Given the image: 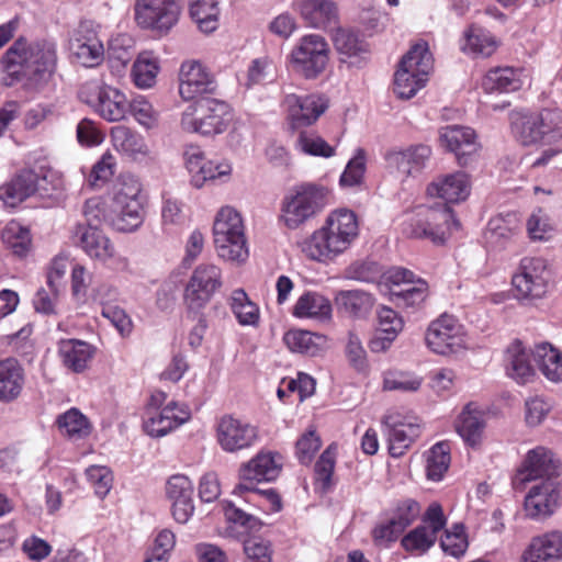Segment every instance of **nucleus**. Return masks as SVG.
<instances>
[{"mask_svg": "<svg viewBox=\"0 0 562 562\" xmlns=\"http://www.w3.org/2000/svg\"><path fill=\"white\" fill-rule=\"evenodd\" d=\"M359 233L357 216L349 210L331 212L324 225L300 244L301 251L311 260L327 263L345 252Z\"/></svg>", "mask_w": 562, "mask_h": 562, "instance_id": "nucleus-1", "label": "nucleus"}, {"mask_svg": "<svg viewBox=\"0 0 562 562\" xmlns=\"http://www.w3.org/2000/svg\"><path fill=\"white\" fill-rule=\"evenodd\" d=\"M1 64L9 75L21 74L30 88L40 90L56 71V46L47 41L27 43L19 38L5 52Z\"/></svg>", "mask_w": 562, "mask_h": 562, "instance_id": "nucleus-2", "label": "nucleus"}, {"mask_svg": "<svg viewBox=\"0 0 562 562\" xmlns=\"http://www.w3.org/2000/svg\"><path fill=\"white\" fill-rule=\"evenodd\" d=\"M459 228L452 210L447 204L432 206L418 205L408 215L403 232L413 238L429 239L435 245H443L453 229Z\"/></svg>", "mask_w": 562, "mask_h": 562, "instance_id": "nucleus-3", "label": "nucleus"}, {"mask_svg": "<svg viewBox=\"0 0 562 562\" xmlns=\"http://www.w3.org/2000/svg\"><path fill=\"white\" fill-rule=\"evenodd\" d=\"M214 246L217 256L225 261L241 263L249 256L245 225L240 213L229 206H223L216 213L213 223Z\"/></svg>", "mask_w": 562, "mask_h": 562, "instance_id": "nucleus-4", "label": "nucleus"}, {"mask_svg": "<svg viewBox=\"0 0 562 562\" xmlns=\"http://www.w3.org/2000/svg\"><path fill=\"white\" fill-rule=\"evenodd\" d=\"M326 191L314 183H302L290 189L281 201L279 221L289 229H297L322 212Z\"/></svg>", "mask_w": 562, "mask_h": 562, "instance_id": "nucleus-5", "label": "nucleus"}, {"mask_svg": "<svg viewBox=\"0 0 562 562\" xmlns=\"http://www.w3.org/2000/svg\"><path fill=\"white\" fill-rule=\"evenodd\" d=\"M231 121L232 113L227 103L202 98L184 109L180 124L186 132L212 136L225 132Z\"/></svg>", "mask_w": 562, "mask_h": 562, "instance_id": "nucleus-6", "label": "nucleus"}, {"mask_svg": "<svg viewBox=\"0 0 562 562\" xmlns=\"http://www.w3.org/2000/svg\"><path fill=\"white\" fill-rule=\"evenodd\" d=\"M329 58L328 42L316 33L301 36L288 56L292 70L308 80L318 78L326 70Z\"/></svg>", "mask_w": 562, "mask_h": 562, "instance_id": "nucleus-7", "label": "nucleus"}, {"mask_svg": "<svg viewBox=\"0 0 562 562\" xmlns=\"http://www.w3.org/2000/svg\"><path fill=\"white\" fill-rule=\"evenodd\" d=\"M139 179L132 173L120 177L119 189L114 195L116 216L113 226L120 232H134L145 215V196Z\"/></svg>", "mask_w": 562, "mask_h": 562, "instance_id": "nucleus-8", "label": "nucleus"}, {"mask_svg": "<svg viewBox=\"0 0 562 562\" xmlns=\"http://www.w3.org/2000/svg\"><path fill=\"white\" fill-rule=\"evenodd\" d=\"M432 69V57L426 43L415 44L401 59L394 78V92L411 99L422 89Z\"/></svg>", "mask_w": 562, "mask_h": 562, "instance_id": "nucleus-9", "label": "nucleus"}, {"mask_svg": "<svg viewBox=\"0 0 562 562\" xmlns=\"http://www.w3.org/2000/svg\"><path fill=\"white\" fill-rule=\"evenodd\" d=\"M514 132L522 145L537 143L553 144L562 140V111L544 109L539 114L514 123Z\"/></svg>", "mask_w": 562, "mask_h": 562, "instance_id": "nucleus-10", "label": "nucleus"}, {"mask_svg": "<svg viewBox=\"0 0 562 562\" xmlns=\"http://www.w3.org/2000/svg\"><path fill=\"white\" fill-rule=\"evenodd\" d=\"M80 97L109 122L123 120L128 109L125 94L108 85L88 82L81 88Z\"/></svg>", "mask_w": 562, "mask_h": 562, "instance_id": "nucleus-11", "label": "nucleus"}, {"mask_svg": "<svg viewBox=\"0 0 562 562\" xmlns=\"http://www.w3.org/2000/svg\"><path fill=\"white\" fill-rule=\"evenodd\" d=\"M71 238L89 257L111 262L116 269L124 270L128 267L127 258L115 252L113 244L99 227L76 224L71 231Z\"/></svg>", "mask_w": 562, "mask_h": 562, "instance_id": "nucleus-12", "label": "nucleus"}, {"mask_svg": "<svg viewBox=\"0 0 562 562\" xmlns=\"http://www.w3.org/2000/svg\"><path fill=\"white\" fill-rule=\"evenodd\" d=\"M223 285L222 269L214 263H201L192 272L184 290L190 311L203 308Z\"/></svg>", "mask_w": 562, "mask_h": 562, "instance_id": "nucleus-13", "label": "nucleus"}, {"mask_svg": "<svg viewBox=\"0 0 562 562\" xmlns=\"http://www.w3.org/2000/svg\"><path fill=\"white\" fill-rule=\"evenodd\" d=\"M550 272L542 258H524L513 277V286L519 300H538L546 295Z\"/></svg>", "mask_w": 562, "mask_h": 562, "instance_id": "nucleus-14", "label": "nucleus"}, {"mask_svg": "<svg viewBox=\"0 0 562 562\" xmlns=\"http://www.w3.org/2000/svg\"><path fill=\"white\" fill-rule=\"evenodd\" d=\"M426 344L436 353L449 355L465 346L463 326L452 315L443 314L430 323Z\"/></svg>", "mask_w": 562, "mask_h": 562, "instance_id": "nucleus-15", "label": "nucleus"}, {"mask_svg": "<svg viewBox=\"0 0 562 562\" xmlns=\"http://www.w3.org/2000/svg\"><path fill=\"white\" fill-rule=\"evenodd\" d=\"M446 526V517L438 503L427 508L423 525L416 527L402 538L403 548L414 554L427 552L436 542L437 535Z\"/></svg>", "mask_w": 562, "mask_h": 562, "instance_id": "nucleus-16", "label": "nucleus"}, {"mask_svg": "<svg viewBox=\"0 0 562 562\" xmlns=\"http://www.w3.org/2000/svg\"><path fill=\"white\" fill-rule=\"evenodd\" d=\"M180 5L175 0H137L135 19L139 26L168 32L179 20Z\"/></svg>", "mask_w": 562, "mask_h": 562, "instance_id": "nucleus-17", "label": "nucleus"}, {"mask_svg": "<svg viewBox=\"0 0 562 562\" xmlns=\"http://www.w3.org/2000/svg\"><path fill=\"white\" fill-rule=\"evenodd\" d=\"M259 439L256 426L235 418L223 416L216 426V440L226 452H237L252 447Z\"/></svg>", "mask_w": 562, "mask_h": 562, "instance_id": "nucleus-18", "label": "nucleus"}, {"mask_svg": "<svg viewBox=\"0 0 562 562\" xmlns=\"http://www.w3.org/2000/svg\"><path fill=\"white\" fill-rule=\"evenodd\" d=\"M382 427L387 437L389 451L395 458L403 456L422 432L418 418L402 417L397 413L386 414L382 419Z\"/></svg>", "mask_w": 562, "mask_h": 562, "instance_id": "nucleus-19", "label": "nucleus"}, {"mask_svg": "<svg viewBox=\"0 0 562 562\" xmlns=\"http://www.w3.org/2000/svg\"><path fill=\"white\" fill-rule=\"evenodd\" d=\"M280 471L281 465L276 461L272 453H258L240 468V482L235 487L234 492L238 495H243L245 493H254V495H256V483L261 481H272L278 477Z\"/></svg>", "mask_w": 562, "mask_h": 562, "instance_id": "nucleus-20", "label": "nucleus"}, {"mask_svg": "<svg viewBox=\"0 0 562 562\" xmlns=\"http://www.w3.org/2000/svg\"><path fill=\"white\" fill-rule=\"evenodd\" d=\"M387 281L396 285L392 295L400 306H419L428 295V285L422 279L414 280V273L404 268H394L387 272Z\"/></svg>", "mask_w": 562, "mask_h": 562, "instance_id": "nucleus-21", "label": "nucleus"}, {"mask_svg": "<svg viewBox=\"0 0 562 562\" xmlns=\"http://www.w3.org/2000/svg\"><path fill=\"white\" fill-rule=\"evenodd\" d=\"M189 418L190 411L187 406L170 402L160 409L147 408L143 427L150 437H162Z\"/></svg>", "mask_w": 562, "mask_h": 562, "instance_id": "nucleus-22", "label": "nucleus"}, {"mask_svg": "<svg viewBox=\"0 0 562 562\" xmlns=\"http://www.w3.org/2000/svg\"><path fill=\"white\" fill-rule=\"evenodd\" d=\"M560 505V488L557 479H546L532 486L525 498V510L532 519L551 516Z\"/></svg>", "mask_w": 562, "mask_h": 562, "instance_id": "nucleus-23", "label": "nucleus"}, {"mask_svg": "<svg viewBox=\"0 0 562 562\" xmlns=\"http://www.w3.org/2000/svg\"><path fill=\"white\" fill-rule=\"evenodd\" d=\"M179 93L184 100H192L216 89L213 75L199 61H186L179 75Z\"/></svg>", "mask_w": 562, "mask_h": 562, "instance_id": "nucleus-24", "label": "nucleus"}, {"mask_svg": "<svg viewBox=\"0 0 562 562\" xmlns=\"http://www.w3.org/2000/svg\"><path fill=\"white\" fill-rule=\"evenodd\" d=\"M292 128L308 126L327 109V101L317 94L299 97L286 94L283 101Z\"/></svg>", "mask_w": 562, "mask_h": 562, "instance_id": "nucleus-25", "label": "nucleus"}, {"mask_svg": "<svg viewBox=\"0 0 562 562\" xmlns=\"http://www.w3.org/2000/svg\"><path fill=\"white\" fill-rule=\"evenodd\" d=\"M441 145L457 157L459 165L465 166L479 149L475 132L471 127L447 125L440 128Z\"/></svg>", "mask_w": 562, "mask_h": 562, "instance_id": "nucleus-26", "label": "nucleus"}, {"mask_svg": "<svg viewBox=\"0 0 562 562\" xmlns=\"http://www.w3.org/2000/svg\"><path fill=\"white\" fill-rule=\"evenodd\" d=\"M166 493L171 502L173 518L180 524H186L194 512L191 480L182 474L172 475L167 482Z\"/></svg>", "mask_w": 562, "mask_h": 562, "instance_id": "nucleus-27", "label": "nucleus"}, {"mask_svg": "<svg viewBox=\"0 0 562 562\" xmlns=\"http://www.w3.org/2000/svg\"><path fill=\"white\" fill-rule=\"evenodd\" d=\"M292 8L313 29L325 30L338 20V9L333 0H296Z\"/></svg>", "mask_w": 562, "mask_h": 562, "instance_id": "nucleus-28", "label": "nucleus"}, {"mask_svg": "<svg viewBox=\"0 0 562 562\" xmlns=\"http://www.w3.org/2000/svg\"><path fill=\"white\" fill-rule=\"evenodd\" d=\"M562 533L550 531L533 537L521 554V562H561Z\"/></svg>", "mask_w": 562, "mask_h": 562, "instance_id": "nucleus-29", "label": "nucleus"}, {"mask_svg": "<svg viewBox=\"0 0 562 562\" xmlns=\"http://www.w3.org/2000/svg\"><path fill=\"white\" fill-rule=\"evenodd\" d=\"M559 467V461L554 458L552 451L544 447H537L527 453L519 471V476L522 482L544 476L547 479H554Z\"/></svg>", "mask_w": 562, "mask_h": 562, "instance_id": "nucleus-30", "label": "nucleus"}, {"mask_svg": "<svg viewBox=\"0 0 562 562\" xmlns=\"http://www.w3.org/2000/svg\"><path fill=\"white\" fill-rule=\"evenodd\" d=\"M430 196L440 198L447 203L464 201L470 194V182L467 173L457 171L438 177L427 188Z\"/></svg>", "mask_w": 562, "mask_h": 562, "instance_id": "nucleus-31", "label": "nucleus"}, {"mask_svg": "<svg viewBox=\"0 0 562 562\" xmlns=\"http://www.w3.org/2000/svg\"><path fill=\"white\" fill-rule=\"evenodd\" d=\"M431 149L426 145L411 146L403 150L391 151L386 155L387 164L403 176L420 172L429 160Z\"/></svg>", "mask_w": 562, "mask_h": 562, "instance_id": "nucleus-32", "label": "nucleus"}, {"mask_svg": "<svg viewBox=\"0 0 562 562\" xmlns=\"http://www.w3.org/2000/svg\"><path fill=\"white\" fill-rule=\"evenodd\" d=\"M24 371L13 358L0 357V402L11 403L19 398L24 387Z\"/></svg>", "mask_w": 562, "mask_h": 562, "instance_id": "nucleus-33", "label": "nucleus"}, {"mask_svg": "<svg viewBox=\"0 0 562 562\" xmlns=\"http://www.w3.org/2000/svg\"><path fill=\"white\" fill-rule=\"evenodd\" d=\"M527 76L520 68L498 67L485 75L482 86L486 92H514L519 90Z\"/></svg>", "mask_w": 562, "mask_h": 562, "instance_id": "nucleus-34", "label": "nucleus"}, {"mask_svg": "<svg viewBox=\"0 0 562 562\" xmlns=\"http://www.w3.org/2000/svg\"><path fill=\"white\" fill-rule=\"evenodd\" d=\"M454 426L460 437L469 446L475 447L482 441L486 423L484 414L469 404L460 413Z\"/></svg>", "mask_w": 562, "mask_h": 562, "instance_id": "nucleus-35", "label": "nucleus"}, {"mask_svg": "<svg viewBox=\"0 0 562 562\" xmlns=\"http://www.w3.org/2000/svg\"><path fill=\"white\" fill-rule=\"evenodd\" d=\"M36 193V176L34 170H23L10 182L0 187V200L14 207Z\"/></svg>", "mask_w": 562, "mask_h": 562, "instance_id": "nucleus-36", "label": "nucleus"}, {"mask_svg": "<svg viewBox=\"0 0 562 562\" xmlns=\"http://www.w3.org/2000/svg\"><path fill=\"white\" fill-rule=\"evenodd\" d=\"M93 347L79 339H61L58 353L63 363L74 372H82L93 356Z\"/></svg>", "mask_w": 562, "mask_h": 562, "instance_id": "nucleus-37", "label": "nucleus"}, {"mask_svg": "<svg viewBox=\"0 0 562 562\" xmlns=\"http://www.w3.org/2000/svg\"><path fill=\"white\" fill-rule=\"evenodd\" d=\"M505 362L508 376L519 384L528 383L535 375L530 355L519 341L513 342L507 348Z\"/></svg>", "mask_w": 562, "mask_h": 562, "instance_id": "nucleus-38", "label": "nucleus"}, {"mask_svg": "<svg viewBox=\"0 0 562 562\" xmlns=\"http://www.w3.org/2000/svg\"><path fill=\"white\" fill-rule=\"evenodd\" d=\"M331 41L337 53L342 56V61L352 58L364 60L369 54L367 42L351 30L338 27Z\"/></svg>", "mask_w": 562, "mask_h": 562, "instance_id": "nucleus-39", "label": "nucleus"}, {"mask_svg": "<svg viewBox=\"0 0 562 562\" xmlns=\"http://www.w3.org/2000/svg\"><path fill=\"white\" fill-rule=\"evenodd\" d=\"M76 60L85 67L98 66L104 58V47L94 33L79 35L71 42Z\"/></svg>", "mask_w": 562, "mask_h": 562, "instance_id": "nucleus-40", "label": "nucleus"}, {"mask_svg": "<svg viewBox=\"0 0 562 562\" xmlns=\"http://www.w3.org/2000/svg\"><path fill=\"white\" fill-rule=\"evenodd\" d=\"M293 315L300 318L328 321L331 317V304L328 299L317 292H306L297 299Z\"/></svg>", "mask_w": 562, "mask_h": 562, "instance_id": "nucleus-41", "label": "nucleus"}, {"mask_svg": "<svg viewBox=\"0 0 562 562\" xmlns=\"http://www.w3.org/2000/svg\"><path fill=\"white\" fill-rule=\"evenodd\" d=\"M283 340L292 352L310 357L316 356L325 342L324 336L301 329L289 330Z\"/></svg>", "mask_w": 562, "mask_h": 562, "instance_id": "nucleus-42", "label": "nucleus"}, {"mask_svg": "<svg viewBox=\"0 0 562 562\" xmlns=\"http://www.w3.org/2000/svg\"><path fill=\"white\" fill-rule=\"evenodd\" d=\"M335 301L338 310L353 317L366 316L373 306V297L360 290L340 291Z\"/></svg>", "mask_w": 562, "mask_h": 562, "instance_id": "nucleus-43", "label": "nucleus"}, {"mask_svg": "<svg viewBox=\"0 0 562 562\" xmlns=\"http://www.w3.org/2000/svg\"><path fill=\"white\" fill-rule=\"evenodd\" d=\"M461 49L464 53L475 56H491L496 49L495 38L486 30L471 26L461 42Z\"/></svg>", "mask_w": 562, "mask_h": 562, "instance_id": "nucleus-44", "label": "nucleus"}, {"mask_svg": "<svg viewBox=\"0 0 562 562\" xmlns=\"http://www.w3.org/2000/svg\"><path fill=\"white\" fill-rule=\"evenodd\" d=\"M217 0H190V15L204 33H211L218 26Z\"/></svg>", "mask_w": 562, "mask_h": 562, "instance_id": "nucleus-45", "label": "nucleus"}, {"mask_svg": "<svg viewBox=\"0 0 562 562\" xmlns=\"http://www.w3.org/2000/svg\"><path fill=\"white\" fill-rule=\"evenodd\" d=\"M159 70L157 58L150 52H143L133 64L131 76L133 82L140 89L154 86Z\"/></svg>", "mask_w": 562, "mask_h": 562, "instance_id": "nucleus-46", "label": "nucleus"}, {"mask_svg": "<svg viewBox=\"0 0 562 562\" xmlns=\"http://www.w3.org/2000/svg\"><path fill=\"white\" fill-rule=\"evenodd\" d=\"M535 359L542 373L553 382L562 381V353L549 344L537 347Z\"/></svg>", "mask_w": 562, "mask_h": 562, "instance_id": "nucleus-47", "label": "nucleus"}, {"mask_svg": "<svg viewBox=\"0 0 562 562\" xmlns=\"http://www.w3.org/2000/svg\"><path fill=\"white\" fill-rule=\"evenodd\" d=\"M111 142L116 150L127 155L146 151L144 138L125 125H116L111 128Z\"/></svg>", "mask_w": 562, "mask_h": 562, "instance_id": "nucleus-48", "label": "nucleus"}, {"mask_svg": "<svg viewBox=\"0 0 562 562\" xmlns=\"http://www.w3.org/2000/svg\"><path fill=\"white\" fill-rule=\"evenodd\" d=\"M450 464V447L447 442L436 443L427 457V476L432 481L442 479Z\"/></svg>", "mask_w": 562, "mask_h": 562, "instance_id": "nucleus-49", "label": "nucleus"}, {"mask_svg": "<svg viewBox=\"0 0 562 562\" xmlns=\"http://www.w3.org/2000/svg\"><path fill=\"white\" fill-rule=\"evenodd\" d=\"M2 240L13 254L22 257L31 246L30 231L16 222H10L2 232Z\"/></svg>", "mask_w": 562, "mask_h": 562, "instance_id": "nucleus-50", "label": "nucleus"}, {"mask_svg": "<svg viewBox=\"0 0 562 562\" xmlns=\"http://www.w3.org/2000/svg\"><path fill=\"white\" fill-rule=\"evenodd\" d=\"M231 307L241 325H255L258 322V307L249 301L244 290L238 289L232 293Z\"/></svg>", "mask_w": 562, "mask_h": 562, "instance_id": "nucleus-51", "label": "nucleus"}, {"mask_svg": "<svg viewBox=\"0 0 562 562\" xmlns=\"http://www.w3.org/2000/svg\"><path fill=\"white\" fill-rule=\"evenodd\" d=\"M59 429L69 437H85L90 431L87 417L78 409L71 408L57 419Z\"/></svg>", "mask_w": 562, "mask_h": 562, "instance_id": "nucleus-52", "label": "nucleus"}, {"mask_svg": "<svg viewBox=\"0 0 562 562\" xmlns=\"http://www.w3.org/2000/svg\"><path fill=\"white\" fill-rule=\"evenodd\" d=\"M296 147L304 154L312 156L331 157L335 149L315 133L302 131L296 139Z\"/></svg>", "mask_w": 562, "mask_h": 562, "instance_id": "nucleus-53", "label": "nucleus"}, {"mask_svg": "<svg viewBox=\"0 0 562 562\" xmlns=\"http://www.w3.org/2000/svg\"><path fill=\"white\" fill-rule=\"evenodd\" d=\"M527 231L533 240H548L554 226L550 216L542 209H537L527 221Z\"/></svg>", "mask_w": 562, "mask_h": 562, "instance_id": "nucleus-54", "label": "nucleus"}, {"mask_svg": "<svg viewBox=\"0 0 562 562\" xmlns=\"http://www.w3.org/2000/svg\"><path fill=\"white\" fill-rule=\"evenodd\" d=\"M366 171V153L359 148L353 158H351L342 175L340 176L341 187H355L361 183Z\"/></svg>", "mask_w": 562, "mask_h": 562, "instance_id": "nucleus-55", "label": "nucleus"}, {"mask_svg": "<svg viewBox=\"0 0 562 562\" xmlns=\"http://www.w3.org/2000/svg\"><path fill=\"white\" fill-rule=\"evenodd\" d=\"M440 547L445 553L459 558L464 554L468 548V540L461 525H454L452 530H446L440 540Z\"/></svg>", "mask_w": 562, "mask_h": 562, "instance_id": "nucleus-56", "label": "nucleus"}, {"mask_svg": "<svg viewBox=\"0 0 562 562\" xmlns=\"http://www.w3.org/2000/svg\"><path fill=\"white\" fill-rule=\"evenodd\" d=\"M128 108L134 119L145 128L150 130L158 125L159 113L145 98H135Z\"/></svg>", "mask_w": 562, "mask_h": 562, "instance_id": "nucleus-57", "label": "nucleus"}, {"mask_svg": "<svg viewBox=\"0 0 562 562\" xmlns=\"http://www.w3.org/2000/svg\"><path fill=\"white\" fill-rule=\"evenodd\" d=\"M33 170L36 176V192L40 194H49L50 191H57L63 188L64 181L57 170L46 166H40Z\"/></svg>", "mask_w": 562, "mask_h": 562, "instance_id": "nucleus-58", "label": "nucleus"}, {"mask_svg": "<svg viewBox=\"0 0 562 562\" xmlns=\"http://www.w3.org/2000/svg\"><path fill=\"white\" fill-rule=\"evenodd\" d=\"M422 385V380L405 372H389L384 376L383 386L389 391L414 392Z\"/></svg>", "mask_w": 562, "mask_h": 562, "instance_id": "nucleus-59", "label": "nucleus"}, {"mask_svg": "<svg viewBox=\"0 0 562 562\" xmlns=\"http://www.w3.org/2000/svg\"><path fill=\"white\" fill-rule=\"evenodd\" d=\"M419 514V504L413 498H405L397 502L391 518L398 527L405 530L417 519Z\"/></svg>", "mask_w": 562, "mask_h": 562, "instance_id": "nucleus-60", "label": "nucleus"}, {"mask_svg": "<svg viewBox=\"0 0 562 562\" xmlns=\"http://www.w3.org/2000/svg\"><path fill=\"white\" fill-rule=\"evenodd\" d=\"M232 172V166L227 161H212L207 160L201 175L195 176L193 186L201 188L207 180L227 181Z\"/></svg>", "mask_w": 562, "mask_h": 562, "instance_id": "nucleus-61", "label": "nucleus"}, {"mask_svg": "<svg viewBox=\"0 0 562 562\" xmlns=\"http://www.w3.org/2000/svg\"><path fill=\"white\" fill-rule=\"evenodd\" d=\"M274 66L272 60L267 57H259L251 60L247 70L246 86L248 88L265 82L273 75Z\"/></svg>", "mask_w": 562, "mask_h": 562, "instance_id": "nucleus-62", "label": "nucleus"}, {"mask_svg": "<svg viewBox=\"0 0 562 562\" xmlns=\"http://www.w3.org/2000/svg\"><path fill=\"white\" fill-rule=\"evenodd\" d=\"M88 481L92 484L94 493L100 498L108 495L112 486V473L106 467L91 465L86 470Z\"/></svg>", "mask_w": 562, "mask_h": 562, "instance_id": "nucleus-63", "label": "nucleus"}, {"mask_svg": "<svg viewBox=\"0 0 562 562\" xmlns=\"http://www.w3.org/2000/svg\"><path fill=\"white\" fill-rule=\"evenodd\" d=\"M246 562H272L270 543L261 538L252 537L244 541Z\"/></svg>", "mask_w": 562, "mask_h": 562, "instance_id": "nucleus-64", "label": "nucleus"}]
</instances>
